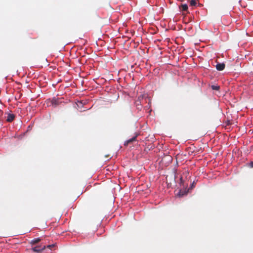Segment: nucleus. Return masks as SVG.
<instances>
[{"mask_svg":"<svg viewBox=\"0 0 253 253\" xmlns=\"http://www.w3.org/2000/svg\"><path fill=\"white\" fill-rule=\"evenodd\" d=\"M45 248V246H42L41 245L33 247L32 250L35 252L39 253L40 251L43 250Z\"/></svg>","mask_w":253,"mask_h":253,"instance_id":"nucleus-1","label":"nucleus"},{"mask_svg":"<svg viewBox=\"0 0 253 253\" xmlns=\"http://www.w3.org/2000/svg\"><path fill=\"white\" fill-rule=\"evenodd\" d=\"M15 118V115L13 114L9 113L8 114L6 121L8 122H11L13 121Z\"/></svg>","mask_w":253,"mask_h":253,"instance_id":"nucleus-2","label":"nucleus"},{"mask_svg":"<svg viewBox=\"0 0 253 253\" xmlns=\"http://www.w3.org/2000/svg\"><path fill=\"white\" fill-rule=\"evenodd\" d=\"M138 134H139L138 133H136L135 135L134 136H133L131 138L129 139L128 140H127L125 142V145H126V144H127L131 143L134 141H135L136 138L137 137V136L138 135Z\"/></svg>","mask_w":253,"mask_h":253,"instance_id":"nucleus-3","label":"nucleus"},{"mask_svg":"<svg viewBox=\"0 0 253 253\" xmlns=\"http://www.w3.org/2000/svg\"><path fill=\"white\" fill-rule=\"evenodd\" d=\"M232 121V120H230V117L227 116V120L225 121V122L222 123V126H223L225 125L226 126L231 125V122Z\"/></svg>","mask_w":253,"mask_h":253,"instance_id":"nucleus-4","label":"nucleus"},{"mask_svg":"<svg viewBox=\"0 0 253 253\" xmlns=\"http://www.w3.org/2000/svg\"><path fill=\"white\" fill-rule=\"evenodd\" d=\"M41 238H35L33 240H32L31 241V244L32 245H34L36 244H37L39 242L41 241Z\"/></svg>","mask_w":253,"mask_h":253,"instance_id":"nucleus-5","label":"nucleus"},{"mask_svg":"<svg viewBox=\"0 0 253 253\" xmlns=\"http://www.w3.org/2000/svg\"><path fill=\"white\" fill-rule=\"evenodd\" d=\"M188 5L186 4H182L181 6V9L182 11H186L188 10Z\"/></svg>","mask_w":253,"mask_h":253,"instance_id":"nucleus-6","label":"nucleus"},{"mask_svg":"<svg viewBox=\"0 0 253 253\" xmlns=\"http://www.w3.org/2000/svg\"><path fill=\"white\" fill-rule=\"evenodd\" d=\"M211 88L213 90H218L220 89V86L217 84H213L211 85Z\"/></svg>","mask_w":253,"mask_h":253,"instance_id":"nucleus-7","label":"nucleus"},{"mask_svg":"<svg viewBox=\"0 0 253 253\" xmlns=\"http://www.w3.org/2000/svg\"><path fill=\"white\" fill-rule=\"evenodd\" d=\"M190 4L191 6H195L197 4L196 0H191L190 1Z\"/></svg>","mask_w":253,"mask_h":253,"instance_id":"nucleus-8","label":"nucleus"},{"mask_svg":"<svg viewBox=\"0 0 253 253\" xmlns=\"http://www.w3.org/2000/svg\"><path fill=\"white\" fill-rule=\"evenodd\" d=\"M216 69L218 71H221V63H218L216 65Z\"/></svg>","mask_w":253,"mask_h":253,"instance_id":"nucleus-9","label":"nucleus"},{"mask_svg":"<svg viewBox=\"0 0 253 253\" xmlns=\"http://www.w3.org/2000/svg\"><path fill=\"white\" fill-rule=\"evenodd\" d=\"M223 36H224V37H225V40H228V34H227L226 33H223L222 32V37H223Z\"/></svg>","mask_w":253,"mask_h":253,"instance_id":"nucleus-10","label":"nucleus"},{"mask_svg":"<svg viewBox=\"0 0 253 253\" xmlns=\"http://www.w3.org/2000/svg\"><path fill=\"white\" fill-rule=\"evenodd\" d=\"M77 105L79 107H80V106H82L83 105V103L82 101H79Z\"/></svg>","mask_w":253,"mask_h":253,"instance_id":"nucleus-11","label":"nucleus"},{"mask_svg":"<svg viewBox=\"0 0 253 253\" xmlns=\"http://www.w3.org/2000/svg\"><path fill=\"white\" fill-rule=\"evenodd\" d=\"M178 195L179 196H182L184 195L183 192L181 191V190H180L179 192Z\"/></svg>","mask_w":253,"mask_h":253,"instance_id":"nucleus-12","label":"nucleus"},{"mask_svg":"<svg viewBox=\"0 0 253 253\" xmlns=\"http://www.w3.org/2000/svg\"><path fill=\"white\" fill-rule=\"evenodd\" d=\"M195 186V182L193 181L192 182V183L191 184V185H190V188H193Z\"/></svg>","mask_w":253,"mask_h":253,"instance_id":"nucleus-13","label":"nucleus"},{"mask_svg":"<svg viewBox=\"0 0 253 253\" xmlns=\"http://www.w3.org/2000/svg\"><path fill=\"white\" fill-rule=\"evenodd\" d=\"M250 166L251 168H253V162H251L250 163Z\"/></svg>","mask_w":253,"mask_h":253,"instance_id":"nucleus-14","label":"nucleus"},{"mask_svg":"<svg viewBox=\"0 0 253 253\" xmlns=\"http://www.w3.org/2000/svg\"><path fill=\"white\" fill-rule=\"evenodd\" d=\"M180 184H181L183 182L182 177H180Z\"/></svg>","mask_w":253,"mask_h":253,"instance_id":"nucleus-15","label":"nucleus"},{"mask_svg":"<svg viewBox=\"0 0 253 253\" xmlns=\"http://www.w3.org/2000/svg\"><path fill=\"white\" fill-rule=\"evenodd\" d=\"M225 68V64H224V63L222 62V70L224 69Z\"/></svg>","mask_w":253,"mask_h":253,"instance_id":"nucleus-16","label":"nucleus"},{"mask_svg":"<svg viewBox=\"0 0 253 253\" xmlns=\"http://www.w3.org/2000/svg\"><path fill=\"white\" fill-rule=\"evenodd\" d=\"M56 100H52V104L55 103V104Z\"/></svg>","mask_w":253,"mask_h":253,"instance_id":"nucleus-17","label":"nucleus"},{"mask_svg":"<svg viewBox=\"0 0 253 253\" xmlns=\"http://www.w3.org/2000/svg\"><path fill=\"white\" fill-rule=\"evenodd\" d=\"M141 96H139V97H138V100H140V98H141Z\"/></svg>","mask_w":253,"mask_h":253,"instance_id":"nucleus-18","label":"nucleus"}]
</instances>
